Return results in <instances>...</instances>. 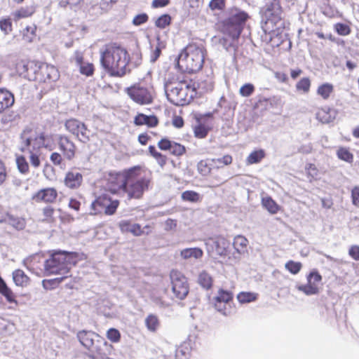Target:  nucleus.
Returning <instances> with one entry per match:
<instances>
[{"label":"nucleus","instance_id":"nucleus-1","mask_svg":"<svg viewBox=\"0 0 359 359\" xmlns=\"http://www.w3.org/2000/svg\"><path fill=\"white\" fill-rule=\"evenodd\" d=\"M19 151L22 154H16L15 163L21 174L26 175L30 171L29 167L38 169L44 159L41 149L45 148L52 151L55 147L54 135L45 132L37 133L30 127L25 128L20 134Z\"/></svg>","mask_w":359,"mask_h":359},{"label":"nucleus","instance_id":"nucleus-2","mask_svg":"<svg viewBox=\"0 0 359 359\" xmlns=\"http://www.w3.org/2000/svg\"><path fill=\"white\" fill-rule=\"evenodd\" d=\"M100 65L111 76L123 77L130 72V57L127 48L118 42L106 44L100 51Z\"/></svg>","mask_w":359,"mask_h":359},{"label":"nucleus","instance_id":"nucleus-3","mask_svg":"<svg viewBox=\"0 0 359 359\" xmlns=\"http://www.w3.org/2000/svg\"><path fill=\"white\" fill-rule=\"evenodd\" d=\"M200 84L188 75L177 76V82L167 85L166 95L168 100L176 106L189 104L197 95Z\"/></svg>","mask_w":359,"mask_h":359},{"label":"nucleus","instance_id":"nucleus-4","mask_svg":"<svg viewBox=\"0 0 359 359\" xmlns=\"http://www.w3.org/2000/svg\"><path fill=\"white\" fill-rule=\"evenodd\" d=\"M207 50L202 41H191L180 52L177 59L179 69L188 74L201 71L205 62Z\"/></svg>","mask_w":359,"mask_h":359},{"label":"nucleus","instance_id":"nucleus-5","mask_svg":"<svg viewBox=\"0 0 359 359\" xmlns=\"http://www.w3.org/2000/svg\"><path fill=\"white\" fill-rule=\"evenodd\" d=\"M232 162L233 157L229 154L217 158H207L198 162L197 171L199 175L209 181L211 187H217L225 181L224 166L229 165Z\"/></svg>","mask_w":359,"mask_h":359},{"label":"nucleus","instance_id":"nucleus-6","mask_svg":"<svg viewBox=\"0 0 359 359\" xmlns=\"http://www.w3.org/2000/svg\"><path fill=\"white\" fill-rule=\"evenodd\" d=\"M152 180L151 171L144 167L135 165L131 167L125 194L129 198L140 199L145 191H148Z\"/></svg>","mask_w":359,"mask_h":359},{"label":"nucleus","instance_id":"nucleus-7","mask_svg":"<svg viewBox=\"0 0 359 359\" xmlns=\"http://www.w3.org/2000/svg\"><path fill=\"white\" fill-rule=\"evenodd\" d=\"M77 259L76 252H55L47 259L46 274H67L71 266L76 265Z\"/></svg>","mask_w":359,"mask_h":359},{"label":"nucleus","instance_id":"nucleus-8","mask_svg":"<svg viewBox=\"0 0 359 359\" xmlns=\"http://www.w3.org/2000/svg\"><path fill=\"white\" fill-rule=\"evenodd\" d=\"M283 9L279 2L266 4L261 10L262 27L266 34H272L278 31L282 22Z\"/></svg>","mask_w":359,"mask_h":359},{"label":"nucleus","instance_id":"nucleus-9","mask_svg":"<svg viewBox=\"0 0 359 359\" xmlns=\"http://www.w3.org/2000/svg\"><path fill=\"white\" fill-rule=\"evenodd\" d=\"M249 18L248 14L237 8L231 9L230 15L221 22V32L226 37L233 40L239 38L242 32V25Z\"/></svg>","mask_w":359,"mask_h":359},{"label":"nucleus","instance_id":"nucleus-10","mask_svg":"<svg viewBox=\"0 0 359 359\" xmlns=\"http://www.w3.org/2000/svg\"><path fill=\"white\" fill-rule=\"evenodd\" d=\"M131 168L120 171L111 170L104 176V189L111 194H125Z\"/></svg>","mask_w":359,"mask_h":359},{"label":"nucleus","instance_id":"nucleus-11","mask_svg":"<svg viewBox=\"0 0 359 359\" xmlns=\"http://www.w3.org/2000/svg\"><path fill=\"white\" fill-rule=\"evenodd\" d=\"M119 205V200L113 198L108 193L105 192L100 194L92 202L90 214L92 215L101 214L113 215L116 213Z\"/></svg>","mask_w":359,"mask_h":359},{"label":"nucleus","instance_id":"nucleus-12","mask_svg":"<svg viewBox=\"0 0 359 359\" xmlns=\"http://www.w3.org/2000/svg\"><path fill=\"white\" fill-rule=\"evenodd\" d=\"M172 291L176 299H184L189 294V285L187 277L177 269L170 272Z\"/></svg>","mask_w":359,"mask_h":359},{"label":"nucleus","instance_id":"nucleus-13","mask_svg":"<svg viewBox=\"0 0 359 359\" xmlns=\"http://www.w3.org/2000/svg\"><path fill=\"white\" fill-rule=\"evenodd\" d=\"M125 93L135 103L140 105L149 104L153 102L154 96L151 89L135 83L125 89Z\"/></svg>","mask_w":359,"mask_h":359},{"label":"nucleus","instance_id":"nucleus-14","mask_svg":"<svg viewBox=\"0 0 359 359\" xmlns=\"http://www.w3.org/2000/svg\"><path fill=\"white\" fill-rule=\"evenodd\" d=\"M40 63L41 62L36 60H22L16 64V71L24 78L36 81V79H41L37 76Z\"/></svg>","mask_w":359,"mask_h":359},{"label":"nucleus","instance_id":"nucleus-15","mask_svg":"<svg viewBox=\"0 0 359 359\" xmlns=\"http://www.w3.org/2000/svg\"><path fill=\"white\" fill-rule=\"evenodd\" d=\"M65 126L67 131L75 135L76 138L86 143L90 140V131L84 123L76 118H69L65 121Z\"/></svg>","mask_w":359,"mask_h":359},{"label":"nucleus","instance_id":"nucleus-16","mask_svg":"<svg viewBox=\"0 0 359 359\" xmlns=\"http://www.w3.org/2000/svg\"><path fill=\"white\" fill-rule=\"evenodd\" d=\"M323 277L316 269H313L306 276V284L297 286V290L306 295L317 294L320 292V285Z\"/></svg>","mask_w":359,"mask_h":359},{"label":"nucleus","instance_id":"nucleus-17","mask_svg":"<svg viewBox=\"0 0 359 359\" xmlns=\"http://www.w3.org/2000/svg\"><path fill=\"white\" fill-rule=\"evenodd\" d=\"M233 299V292L219 288L217 295L213 297L214 307L223 315L228 316L230 314V309H228L226 306L232 302Z\"/></svg>","mask_w":359,"mask_h":359},{"label":"nucleus","instance_id":"nucleus-18","mask_svg":"<svg viewBox=\"0 0 359 359\" xmlns=\"http://www.w3.org/2000/svg\"><path fill=\"white\" fill-rule=\"evenodd\" d=\"M37 76L41 79L36 80L39 83H48L51 85L59 79L60 73L55 66L41 62L40 70L38 72Z\"/></svg>","mask_w":359,"mask_h":359},{"label":"nucleus","instance_id":"nucleus-19","mask_svg":"<svg viewBox=\"0 0 359 359\" xmlns=\"http://www.w3.org/2000/svg\"><path fill=\"white\" fill-rule=\"evenodd\" d=\"M58 193L54 187H46L38 190L32 196L36 203L53 204L57 201Z\"/></svg>","mask_w":359,"mask_h":359},{"label":"nucleus","instance_id":"nucleus-20","mask_svg":"<svg viewBox=\"0 0 359 359\" xmlns=\"http://www.w3.org/2000/svg\"><path fill=\"white\" fill-rule=\"evenodd\" d=\"M47 259L42 254H35L29 257L27 261V268L33 273L41 275L43 272L46 273Z\"/></svg>","mask_w":359,"mask_h":359},{"label":"nucleus","instance_id":"nucleus-21","mask_svg":"<svg viewBox=\"0 0 359 359\" xmlns=\"http://www.w3.org/2000/svg\"><path fill=\"white\" fill-rule=\"evenodd\" d=\"M58 144L65 158L67 160H72L75 157L76 146L69 139V137L65 135H60L58 139Z\"/></svg>","mask_w":359,"mask_h":359},{"label":"nucleus","instance_id":"nucleus-22","mask_svg":"<svg viewBox=\"0 0 359 359\" xmlns=\"http://www.w3.org/2000/svg\"><path fill=\"white\" fill-rule=\"evenodd\" d=\"M74 60L79 67V72L87 77L93 76L95 73V65L92 62H85L83 53L81 51H76L74 55Z\"/></svg>","mask_w":359,"mask_h":359},{"label":"nucleus","instance_id":"nucleus-23","mask_svg":"<svg viewBox=\"0 0 359 359\" xmlns=\"http://www.w3.org/2000/svg\"><path fill=\"white\" fill-rule=\"evenodd\" d=\"M212 251L216 256L226 257L229 254L230 242L222 236L217 237L212 243Z\"/></svg>","mask_w":359,"mask_h":359},{"label":"nucleus","instance_id":"nucleus-24","mask_svg":"<svg viewBox=\"0 0 359 359\" xmlns=\"http://www.w3.org/2000/svg\"><path fill=\"white\" fill-rule=\"evenodd\" d=\"M133 123L137 126H147L148 128H155L159 123V120L156 115H146L138 113L135 117Z\"/></svg>","mask_w":359,"mask_h":359},{"label":"nucleus","instance_id":"nucleus-25","mask_svg":"<svg viewBox=\"0 0 359 359\" xmlns=\"http://www.w3.org/2000/svg\"><path fill=\"white\" fill-rule=\"evenodd\" d=\"M83 182V175L78 172L69 171L66 173L64 184L70 189L79 188Z\"/></svg>","mask_w":359,"mask_h":359},{"label":"nucleus","instance_id":"nucleus-26","mask_svg":"<svg viewBox=\"0 0 359 359\" xmlns=\"http://www.w3.org/2000/svg\"><path fill=\"white\" fill-rule=\"evenodd\" d=\"M108 344L106 341L98 340L89 351L97 359H108V354L106 352Z\"/></svg>","mask_w":359,"mask_h":359},{"label":"nucleus","instance_id":"nucleus-27","mask_svg":"<svg viewBox=\"0 0 359 359\" xmlns=\"http://www.w3.org/2000/svg\"><path fill=\"white\" fill-rule=\"evenodd\" d=\"M36 12V6L34 4L20 7L15 10L13 13V19L17 22L23 18L32 17Z\"/></svg>","mask_w":359,"mask_h":359},{"label":"nucleus","instance_id":"nucleus-28","mask_svg":"<svg viewBox=\"0 0 359 359\" xmlns=\"http://www.w3.org/2000/svg\"><path fill=\"white\" fill-rule=\"evenodd\" d=\"M122 233H130L135 236H141L143 230L139 224H132L130 221H122L118 224Z\"/></svg>","mask_w":359,"mask_h":359},{"label":"nucleus","instance_id":"nucleus-29","mask_svg":"<svg viewBox=\"0 0 359 359\" xmlns=\"http://www.w3.org/2000/svg\"><path fill=\"white\" fill-rule=\"evenodd\" d=\"M14 100V96L11 92L0 88V113L11 107Z\"/></svg>","mask_w":359,"mask_h":359},{"label":"nucleus","instance_id":"nucleus-30","mask_svg":"<svg viewBox=\"0 0 359 359\" xmlns=\"http://www.w3.org/2000/svg\"><path fill=\"white\" fill-rule=\"evenodd\" d=\"M37 27L35 24L27 25L21 31L22 40L25 43H30L34 41L36 36Z\"/></svg>","mask_w":359,"mask_h":359},{"label":"nucleus","instance_id":"nucleus-31","mask_svg":"<svg viewBox=\"0 0 359 359\" xmlns=\"http://www.w3.org/2000/svg\"><path fill=\"white\" fill-rule=\"evenodd\" d=\"M95 333L90 331L82 330L77 334V337L81 344L88 350L95 344L93 339Z\"/></svg>","mask_w":359,"mask_h":359},{"label":"nucleus","instance_id":"nucleus-32","mask_svg":"<svg viewBox=\"0 0 359 359\" xmlns=\"http://www.w3.org/2000/svg\"><path fill=\"white\" fill-rule=\"evenodd\" d=\"M233 245L235 250L239 254L248 252V241L243 236H236L233 239Z\"/></svg>","mask_w":359,"mask_h":359},{"label":"nucleus","instance_id":"nucleus-33","mask_svg":"<svg viewBox=\"0 0 359 359\" xmlns=\"http://www.w3.org/2000/svg\"><path fill=\"white\" fill-rule=\"evenodd\" d=\"M13 279L16 285L26 287L30 279L22 269H16L13 272Z\"/></svg>","mask_w":359,"mask_h":359},{"label":"nucleus","instance_id":"nucleus-34","mask_svg":"<svg viewBox=\"0 0 359 359\" xmlns=\"http://www.w3.org/2000/svg\"><path fill=\"white\" fill-rule=\"evenodd\" d=\"M0 294L4 296L9 303L16 302L15 295L13 290L7 285L6 282L0 277Z\"/></svg>","mask_w":359,"mask_h":359},{"label":"nucleus","instance_id":"nucleus-35","mask_svg":"<svg viewBox=\"0 0 359 359\" xmlns=\"http://www.w3.org/2000/svg\"><path fill=\"white\" fill-rule=\"evenodd\" d=\"M0 31L4 36L10 35L13 32V19L11 16L0 18Z\"/></svg>","mask_w":359,"mask_h":359},{"label":"nucleus","instance_id":"nucleus-36","mask_svg":"<svg viewBox=\"0 0 359 359\" xmlns=\"http://www.w3.org/2000/svg\"><path fill=\"white\" fill-rule=\"evenodd\" d=\"M266 156V152L264 149H259L252 151L246 158L248 165H252L260 163Z\"/></svg>","mask_w":359,"mask_h":359},{"label":"nucleus","instance_id":"nucleus-37","mask_svg":"<svg viewBox=\"0 0 359 359\" xmlns=\"http://www.w3.org/2000/svg\"><path fill=\"white\" fill-rule=\"evenodd\" d=\"M334 92V86L330 83L320 84L316 90L317 94L323 100H327Z\"/></svg>","mask_w":359,"mask_h":359},{"label":"nucleus","instance_id":"nucleus-38","mask_svg":"<svg viewBox=\"0 0 359 359\" xmlns=\"http://www.w3.org/2000/svg\"><path fill=\"white\" fill-rule=\"evenodd\" d=\"M262 205L271 214H276L280 209L278 204L271 196L262 198Z\"/></svg>","mask_w":359,"mask_h":359},{"label":"nucleus","instance_id":"nucleus-39","mask_svg":"<svg viewBox=\"0 0 359 359\" xmlns=\"http://www.w3.org/2000/svg\"><path fill=\"white\" fill-rule=\"evenodd\" d=\"M148 152L151 156H152L161 166L163 167L167 163V156L161 152H159L154 145H150L148 147Z\"/></svg>","mask_w":359,"mask_h":359},{"label":"nucleus","instance_id":"nucleus-40","mask_svg":"<svg viewBox=\"0 0 359 359\" xmlns=\"http://www.w3.org/2000/svg\"><path fill=\"white\" fill-rule=\"evenodd\" d=\"M180 255L185 259H189L191 257L200 259L203 257V252L199 248H185L181 251Z\"/></svg>","mask_w":359,"mask_h":359},{"label":"nucleus","instance_id":"nucleus-41","mask_svg":"<svg viewBox=\"0 0 359 359\" xmlns=\"http://www.w3.org/2000/svg\"><path fill=\"white\" fill-rule=\"evenodd\" d=\"M55 210L50 205H46L41 210L42 219L41 221L46 223H54L55 222Z\"/></svg>","mask_w":359,"mask_h":359},{"label":"nucleus","instance_id":"nucleus-42","mask_svg":"<svg viewBox=\"0 0 359 359\" xmlns=\"http://www.w3.org/2000/svg\"><path fill=\"white\" fill-rule=\"evenodd\" d=\"M259 294L252 292H241L237 294V299L240 304H248L255 302Z\"/></svg>","mask_w":359,"mask_h":359},{"label":"nucleus","instance_id":"nucleus-43","mask_svg":"<svg viewBox=\"0 0 359 359\" xmlns=\"http://www.w3.org/2000/svg\"><path fill=\"white\" fill-rule=\"evenodd\" d=\"M198 282L201 287L209 290L212 287L213 278L208 272L203 271L200 273Z\"/></svg>","mask_w":359,"mask_h":359},{"label":"nucleus","instance_id":"nucleus-44","mask_svg":"<svg viewBox=\"0 0 359 359\" xmlns=\"http://www.w3.org/2000/svg\"><path fill=\"white\" fill-rule=\"evenodd\" d=\"M181 198L183 201L191 203H198L202 200L200 194L193 190H187L182 192Z\"/></svg>","mask_w":359,"mask_h":359},{"label":"nucleus","instance_id":"nucleus-45","mask_svg":"<svg viewBox=\"0 0 359 359\" xmlns=\"http://www.w3.org/2000/svg\"><path fill=\"white\" fill-rule=\"evenodd\" d=\"M67 276H62L60 278H55L52 279H45L42 280V285L45 290H51L57 288L60 284L67 278Z\"/></svg>","mask_w":359,"mask_h":359},{"label":"nucleus","instance_id":"nucleus-46","mask_svg":"<svg viewBox=\"0 0 359 359\" xmlns=\"http://www.w3.org/2000/svg\"><path fill=\"white\" fill-rule=\"evenodd\" d=\"M337 156L340 160L348 163H352L353 161V154L346 147H340L337 151Z\"/></svg>","mask_w":359,"mask_h":359},{"label":"nucleus","instance_id":"nucleus-47","mask_svg":"<svg viewBox=\"0 0 359 359\" xmlns=\"http://www.w3.org/2000/svg\"><path fill=\"white\" fill-rule=\"evenodd\" d=\"M145 325L149 331L156 332L160 325V322L156 315L149 314L145 319Z\"/></svg>","mask_w":359,"mask_h":359},{"label":"nucleus","instance_id":"nucleus-48","mask_svg":"<svg viewBox=\"0 0 359 359\" xmlns=\"http://www.w3.org/2000/svg\"><path fill=\"white\" fill-rule=\"evenodd\" d=\"M8 224L18 230H22L25 229L26 226V221L24 218L15 217L13 216H9L8 218Z\"/></svg>","mask_w":359,"mask_h":359},{"label":"nucleus","instance_id":"nucleus-49","mask_svg":"<svg viewBox=\"0 0 359 359\" xmlns=\"http://www.w3.org/2000/svg\"><path fill=\"white\" fill-rule=\"evenodd\" d=\"M311 85L310 79L309 77H303L296 83V89L298 91L307 93L310 90Z\"/></svg>","mask_w":359,"mask_h":359},{"label":"nucleus","instance_id":"nucleus-50","mask_svg":"<svg viewBox=\"0 0 359 359\" xmlns=\"http://www.w3.org/2000/svg\"><path fill=\"white\" fill-rule=\"evenodd\" d=\"M172 19L170 15L163 14L159 16L155 21V26L159 29H165L171 23Z\"/></svg>","mask_w":359,"mask_h":359},{"label":"nucleus","instance_id":"nucleus-51","mask_svg":"<svg viewBox=\"0 0 359 359\" xmlns=\"http://www.w3.org/2000/svg\"><path fill=\"white\" fill-rule=\"evenodd\" d=\"M285 269L292 274H297L302 268V264L299 262H294L293 260H290L287 262L285 264Z\"/></svg>","mask_w":359,"mask_h":359},{"label":"nucleus","instance_id":"nucleus-52","mask_svg":"<svg viewBox=\"0 0 359 359\" xmlns=\"http://www.w3.org/2000/svg\"><path fill=\"white\" fill-rule=\"evenodd\" d=\"M170 152L172 155L177 157H180L186 154V147L176 142H173Z\"/></svg>","mask_w":359,"mask_h":359},{"label":"nucleus","instance_id":"nucleus-53","mask_svg":"<svg viewBox=\"0 0 359 359\" xmlns=\"http://www.w3.org/2000/svg\"><path fill=\"white\" fill-rule=\"evenodd\" d=\"M209 128L204 124L199 123L194 128V136L197 138H205L208 133Z\"/></svg>","mask_w":359,"mask_h":359},{"label":"nucleus","instance_id":"nucleus-54","mask_svg":"<svg viewBox=\"0 0 359 359\" xmlns=\"http://www.w3.org/2000/svg\"><path fill=\"white\" fill-rule=\"evenodd\" d=\"M305 170L306 175L310 179V180H317L319 175V170L314 163H310L306 164Z\"/></svg>","mask_w":359,"mask_h":359},{"label":"nucleus","instance_id":"nucleus-55","mask_svg":"<svg viewBox=\"0 0 359 359\" xmlns=\"http://www.w3.org/2000/svg\"><path fill=\"white\" fill-rule=\"evenodd\" d=\"M107 338L112 343H118L121 340V333L116 328H110L107 331Z\"/></svg>","mask_w":359,"mask_h":359},{"label":"nucleus","instance_id":"nucleus-56","mask_svg":"<svg viewBox=\"0 0 359 359\" xmlns=\"http://www.w3.org/2000/svg\"><path fill=\"white\" fill-rule=\"evenodd\" d=\"M226 0H210L208 7L212 11H223L226 8Z\"/></svg>","mask_w":359,"mask_h":359},{"label":"nucleus","instance_id":"nucleus-57","mask_svg":"<svg viewBox=\"0 0 359 359\" xmlns=\"http://www.w3.org/2000/svg\"><path fill=\"white\" fill-rule=\"evenodd\" d=\"M334 30L339 35L341 36H347L351 32L348 25L341 22H338L334 25Z\"/></svg>","mask_w":359,"mask_h":359},{"label":"nucleus","instance_id":"nucleus-58","mask_svg":"<svg viewBox=\"0 0 359 359\" xmlns=\"http://www.w3.org/2000/svg\"><path fill=\"white\" fill-rule=\"evenodd\" d=\"M255 91V86L252 83H245L240 88L239 93L243 97H249Z\"/></svg>","mask_w":359,"mask_h":359},{"label":"nucleus","instance_id":"nucleus-59","mask_svg":"<svg viewBox=\"0 0 359 359\" xmlns=\"http://www.w3.org/2000/svg\"><path fill=\"white\" fill-rule=\"evenodd\" d=\"M173 141L167 137L161 138L157 143L158 147L162 151H170Z\"/></svg>","mask_w":359,"mask_h":359},{"label":"nucleus","instance_id":"nucleus-60","mask_svg":"<svg viewBox=\"0 0 359 359\" xmlns=\"http://www.w3.org/2000/svg\"><path fill=\"white\" fill-rule=\"evenodd\" d=\"M8 177V171L6 163L0 159V186L4 184Z\"/></svg>","mask_w":359,"mask_h":359},{"label":"nucleus","instance_id":"nucleus-61","mask_svg":"<svg viewBox=\"0 0 359 359\" xmlns=\"http://www.w3.org/2000/svg\"><path fill=\"white\" fill-rule=\"evenodd\" d=\"M149 20V16L146 13L138 14L134 17L133 24L135 26H139L146 23Z\"/></svg>","mask_w":359,"mask_h":359},{"label":"nucleus","instance_id":"nucleus-62","mask_svg":"<svg viewBox=\"0 0 359 359\" xmlns=\"http://www.w3.org/2000/svg\"><path fill=\"white\" fill-rule=\"evenodd\" d=\"M351 200L353 205L359 207V187L355 186L351 190Z\"/></svg>","mask_w":359,"mask_h":359},{"label":"nucleus","instance_id":"nucleus-63","mask_svg":"<svg viewBox=\"0 0 359 359\" xmlns=\"http://www.w3.org/2000/svg\"><path fill=\"white\" fill-rule=\"evenodd\" d=\"M348 255L354 260L359 261V245H353L348 249Z\"/></svg>","mask_w":359,"mask_h":359},{"label":"nucleus","instance_id":"nucleus-64","mask_svg":"<svg viewBox=\"0 0 359 359\" xmlns=\"http://www.w3.org/2000/svg\"><path fill=\"white\" fill-rule=\"evenodd\" d=\"M50 160L55 165H60L62 162V155L57 152H53L50 154Z\"/></svg>","mask_w":359,"mask_h":359}]
</instances>
